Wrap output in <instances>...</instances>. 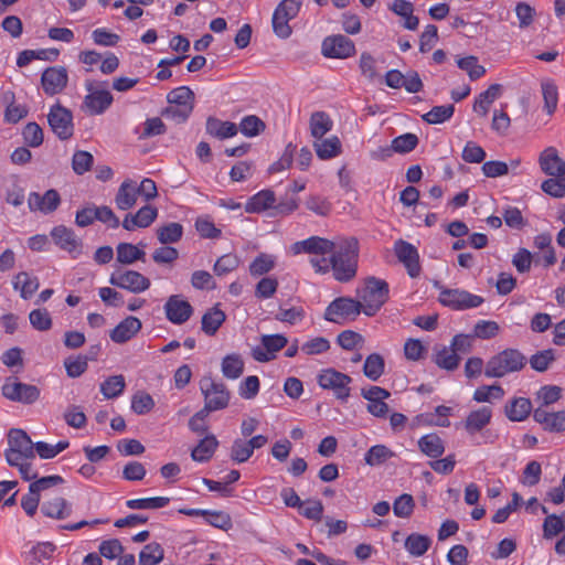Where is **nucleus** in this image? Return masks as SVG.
Here are the masks:
<instances>
[{
	"label": "nucleus",
	"instance_id": "3",
	"mask_svg": "<svg viewBox=\"0 0 565 565\" xmlns=\"http://www.w3.org/2000/svg\"><path fill=\"white\" fill-rule=\"evenodd\" d=\"M388 284L380 278L370 277L365 280L364 288L359 292V302L362 311L367 317L375 316L388 300Z\"/></svg>",
	"mask_w": 565,
	"mask_h": 565
},
{
	"label": "nucleus",
	"instance_id": "11",
	"mask_svg": "<svg viewBox=\"0 0 565 565\" xmlns=\"http://www.w3.org/2000/svg\"><path fill=\"white\" fill-rule=\"evenodd\" d=\"M85 87L88 94L84 98V106L89 115H102L113 104V95L105 88L96 86L94 81H86Z\"/></svg>",
	"mask_w": 565,
	"mask_h": 565
},
{
	"label": "nucleus",
	"instance_id": "7",
	"mask_svg": "<svg viewBox=\"0 0 565 565\" xmlns=\"http://www.w3.org/2000/svg\"><path fill=\"white\" fill-rule=\"evenodd\" d=\"M317 381L323 390H331L338 399L345 402L349 398L352 379L348 374L330 367L322 370Z\"/></svg>",
	"mask_w": 565,
	"mask_h": 565
},
{
	"label": "nucleus",
	"instance_id": "26",
	"mask_svg": "<svg viewBox=\"0 0 565 565\" xmlns=\"http://www.w3.org/2000/svg\"><path fill=\"white\" fill-rule=\"evenodd\" d=\"M137 199V183L128 179L120 184L115 196V203L118 210L127 211L136 205Z\"/></svg>",
	"mask_w": 565,
	"mask_h": 565
},
{
	"label": "nucleus",
	"instance_id": "50",
	"mask_svg": "<svg viewBox=\"0 0 565 565\" xmlns=\"http://www.w3.org/2000/svg\"><path fill=\"white\" fill-rule=\"evenodd\" d=\"M394 452L385 445H375L371 447L364 455V461L369 466H380L391 459Z\"/></svg>",
	"mask_w": 565,
	"mask_h": 565
},
{
	"label": "nucleus",
	"instance_id": "53",
	"mask_svg": "<svg viewBox=\"0 0 565 565\" xmlns=\"http://www.w3.org/2000/svg\"><path fill=\"white\" fill-rule=\"evenodd\" d=\"M56 546L52 542H41L38 543L35 546L32 547L29 554V564L30 565H36L44 559H49L52 557L53 553L55 552Z\"/></svg>",
	"mask_w": 565,
	"mask_h": 565
},
{
	"label": "nucleus",
	"instance_id": "21",
	"mask_svg": "<svg viewBox=\"0 0 565 565\" xmlns=\"http://www.w3.org/2000/svg\"><path fill=\"white\" fill-rule=\"evenodd\" d=\"M157 216V207L147 204L139 209L136 214L128 213L125 216L121 225L127 231H135L136 228H146L154 222Z\"/></svg>",
	"mask_w": 565,
	"mask_h": 565
},
{
	"label": "nucleus",
	"instance_id": "17",
	"mask_svg": "<svg viewBox=\"0 0 565 565\" xmlns=\"http://www.w3.org/2000/svg\"><path fill=\"white\" fill-rule=\"evenodd\" d=\"M385 84L395 89L404 87L408 93H419L424 87L416 71H409L404 75L398 70H391L385 75Z\"/></svg>",
	"mask_w": 565,
	"mask_h": 565
},
{
	"label": "nucleus",
	"instance_id": "19",
	"mask_svg": "<svg viewBox=\"0 0 565 565\" xmlns=\"http://www.w3.org/2000/svg\"><path fill=\"white\" fill-rule=\"evenodd\" d=\"M61 203V196L54 189L47 190L43 195L38 192H31L28 199V205L31 211H40L43 214L54 212Z\"/></svg>",
	"mask_w": 565,
	"mask_h": 565
},
{
	"label": "nucleus",
	"instance_id": "62",
	"mask_svg": "<svg viewBox=\"0 0 565 565\" xmlns=\"http://www.w3.org/2000/svg\"><path fill=\"white\" fill-rule=\"evenodd\" d=\"M290 20V18H287V15L282 14L281 12L276 10L274 11L271 24L273 31L278 38L288 39L291 35L292 29L289 25Z\"/></svg>",
	"mask_w": 565,
	"mask_h": 565
},
{
	"label": "nucleus",
	"instance_id": "35",
	"mask_svg": "<svg viewBox=\"0 0 565 565\" xmlns=\"http://www.w3.org/2000/svg\"><path fill=\"white\" fill-rule=\"evenodd\" d=\"M317 156L321 160L334 158L341 153V141L337 136L317 139L313 143Z\"/></svg>",
	"mask_w": 565,
	"mask_h": 565
},
{
	"label": "nucleus",
	"instance_id": "5",
	"mask_svg": "<svg viewBox=\"0 0 565 565\" xmlns=\"http://www.w3.org/2000/svg\"><path fill=\"white\" fill-rule=\"evenodd\" d=\"M8 445L4 457L9 465H17L20 459H34V443L23 429H10Z\"/></svg>",
	"mask_w": 565,
	"mask_h": 565
},
{
	"label": "nucleus",
	"instance_id": "56",
	"mask_svg": "<svg viewBox=\"0 0 565 565\" xmlns=\"http://www.w3.org/2000/svg\"><path fill=\"white\" fill-rule=\"evenodd\" d=\"M239 258L235 254H225L221 256L213 266V271L216 276H224L239 266Z\"/></svg>",
	"mask_w": 565,
	"mask_h": 565
},
{
	"label": "nucleus",
	"instance_id": "27",
	"mask_svg": "<svg viewBox=\"0 0 565 565\" xmlns=\"http://www.w3.org/2000/svg\"><path fill=\"white\" fill-rule=\"evenodd\" d=\"M41 511L47 518L63 520L72 514V504L62 497H54L42 503Z\"/></svg>",
	"mask_w": 565,
	"mask_h": 565
},
{
	"label": "nucleus",
	"instance_id": "23",
	"mask_svg": "<svg viewBox=\"0 0 565 565\" xmlns=\"http://www.w3.org/2000/svg\"><path fill=\"white\" fill-rule=\"evenodd\" d=\"M539 163L541 170L547 175H565V161L558 157L557 150L554 147H547L541 152Z\"/></svg>",
	"mask_w": 565,
	"mask_h": 565
},
{
	"label": "nucleus",
	"instance_id": "12",
	"mask_svg": "<svg viewBox=\"0 0 565 565\" xmlns=\"http://www.w3.org/2000/svg\"><path fill=\"white\" fill-rule=\"evenodd\" d=\"M109 284L134 294H140L150 287V280L136 270H117L110 275Z\"/></svg>",
	"mask_w": 565,
	"mask_h": 565
},
{
	"label": "nucleus",
	"instance_id": "48",
	"mask_svg": "<svg viewBox=\"0 0 565 565\" xmlns=\"http://www.w3.org/2000/svg\"><path fill=\"white\" fill-rule=\"evenodd\" d=\"M456 63L460 70L468 74L471 81H477L486 74L484 66L478 63V57L475 55L458 57Z\"/></svg>",
	"mask_w": 565,
	"mask_h": 565
},
{
	"label": "nucleus",
	"instance_id": "59",
	"mask_svg": "<svg viewBox=\"0 0 565 565\" xmlns=\"http://www.w3.org/2000/svg\"><path fill=\"white\" fill-rule=\"evenodd\" d=\"M499 331L500 326L495 321L480 320L475 324L472 337L489 340L497 337Z\"/></svg>",
	"mask_w": 565,
	"mask_h": 565
},
{
	"label": "nucleus",
	"instance_id": "44",
	"mask_svg": "<svg viewBox=\"0 0 565 565\" xmlns=\"http://www.w3.org/2000/svg\"><path fill=\"white\" fill-rule=\"evenodd\" d=\"M385 362L381 354L372 353L366 356L363 373L371 381H377L384 373Z\"/></svg>",
	"mask_w": 565,
	"mask_h": 565
},
{
	"label": "nucleus",
	"instance_id": "37",
	"mask_svg": "<svg viewBox=\"0 0 565 565\" xmlns=\"http://www.w3.org/2000/svg\"><path fill=\"white\" fill-rule=\"evenodd\" d=\"M40 282L36 277L30 276L25 271L19 273L13 280V288L20 290V296L23 299H30L32 295L39 289Z\"/></svg>",
	"mask_w": 565,
	"mask_h": 565
},
{
	"label": "nucleus",
	"instance_id": "32",
	"mask_svg": "<svg viewBox=\"0 0 565 565\" xmlns=\"http://www.w3.org/2000/svg\"><path fill=\"white\" fill-rule=\"evenodd\" d=\"M391 10L405 19L404 28L407 30H416L419 24V19L413 14L414 6L411 1L407 0H394Z\"/></svg>",
	"mask_w": 565,
	"mask_h": 565
},
{
	"label": "nucleus",
	"instance_id": "30",
	"mask_svg": "<svg viewBox=\"0 0 565 565\" xmlns=\"http://www.w3.org/2000/svg\"><path fill=\"white\" fill-rule=\"evenodd\" d=\"M418 448L425 456L437 459L445 452V443L437 434L430 433L418 439Z\"/></svg>",
	"mask_w": 565,
	"mask_h": 565
},
{
	"label": "nucleus",
	"instance_id": "34",
	"mask_svg": "<svg viewBox=\"0 0 565 565\" xmlns=\"http://www.w3.org/2000/svg\"><path fill=\"white\" fill-rule=\"evenodd\" d=\"M333 126V121L326 111H315L310 116V134L316 139H321Z\"/></svg>",
	"mask_w": 565,
	"mask_h": 565
},
{
	"label": "nucleus",
	"instance_id": "60",
	"mask_svg": "<svg viewBox=\"0 0 565 565\" xmlns=\"http://www.w3.org/2000/svg\"><path fill=\"white\" fill-rule=\"evenodd\" d=\"M22 136L29 147L36 148L43 143V130L36 122H28L23 128Z\"/></svg>",
	"mask_w": 565,
	"mask_h": 565
},
{
	"label": "nucleus",
	"instance_id": "28",
	"mask_svg": "<svg viewBox=\"0 0 565 565\" xmlns=\"http://www.w3.org/2000/svg\"><path fill=\"white\" fill-rule=\"evenodd\" d=\"M205 128L206 132L210 136L215 137L220 140L232 138L238 131V127L236 126V124L232 121H223L215 117H209L206 119Z\"/></svg>",
	"mask_w": 565,
	"mask_h": 565
},
{
	"label": "nucleus",
	"instance_id": "14",
	"mask_svg": "<svg viewBox=\"0 0 565 565\" xmlns=\"http://www.w3.org/2000/svg\"><path fill=\"white\" fill-rule=\"evenodd\" d=\"M260 342V345L253 348L252 356L257 362H269L287 345L288 340L284 334L277 333L263 335Z\"/></svg>",
	"mask_w": 565,
	"mask_h": 565
},
{
	"label": "nucleus",
	"instance_id": "47",
	"mask_svg": "<svg viewBox=\"0 0 565 565\" xmlns=\"http://www.w3.org/2000/svg\"><path fill=\"white\" fill-rule=\"evenodd\" d=\"M455 113V106L451 104L433 107L428 113L422 116L423 120L430 125H438L449 120Z\"/></svg>",
	"mask_w": 565,
	"mask_h": 565
},
{
	"label": "nucleus",
	"instance_id": "46",
	"mask_svg": "<svg viewBox=\"0 0 565 565\" xmlns=\"http://www.w3.org/2000/svg\"><path fill=\"white\" fill-rule=\"evenodd\" d=\"M169 502L170 499L168 497H153L131 499L126 502V505L131 510H156L167 507Z\"/></svg>",
	"mask_w": 565,
	"mask_h": 565
},
{
	"label": "nucleus",
	"instance_id": "20",
	"mask_svg": "<svg viewBox=\"0 0 565 565\" xmlns=\"http://www.w3.org/2000/svg\"><path fill=\"white\" fill-rule=\"evenodd\" d=\"M335 248V242L320 237L311 236L307 239L296 242L292 245L295 254L306 253L315 255H326L333 252Z\"/></svg>",
	"mask_w": 565,
	"mask_h": 565
},
{
	"label": "nucleus",
	"instance_id": "16",
	"mask_svg": "<svg viewBox=\"0 0 565 565\" xmlns=\"http://www.w3.org/2000/svg\"><path fill=\"white\" fill-rule=\"evenodd\" d=\"M394 252L411 277L415 278L419 276L422 269L419 254L414 245L404 239H398L394 244Z\"/></svg>",
	"mask_w": 565,
	"mask_h": 565
},
{
	"label": "nucleus",
	"instance_id": "41",
	"mask_svg": "<svg viewBox=\"0 0 565 565\" xmlns=\"http://www.w3.org/2000/svg\"><path fill=\"white\" fill-rule=\"evenodd\" d=\"M157 238L162 245L178 243L183 236V226L177 222H170L156 231Z\"/></svg>",
	"mask_w": 565,
	"mask_h": 565
},
{
	"label": "nucleus",
	"instance_id": "64",
	"mask_svg": "<svg viewBox=\"0 0 565 565\" xmlns=\"http://www.w3.org/2000/svg\"><path fill=\"white\" fill-rule=\"evenodd\" d=\"M541 188L553 198H563L565 196V175L550 178L542 183Z\"/></svg>",
	"mask_w": 565,
	"mask_h": 565
},
{
	"label": "nucleus",
	"instance_id": "45",
	"mask_svg": "<svg viewBox=\"0 0 565 565\" xmlns=\"http://www.w3.org/2000/svg\"><path fill=\"white\" fill-rule=\"evenodd\" d=\"M164 557L162 546L157 542L145 545L139 554V565H157Z\"/></svg>",
	"mask_w": 565,
	"mask_h": 565
},
{
	"label": "nucleus",
	"instance_id": "22",
	"mask_svg": "<svg viewBox=\"0 0 565 565\" xmlns=\"http://www.w3.org/2000/svg\"><path fill=\"white\" fill-rule=\"evenodd\" d=\"M533 418L544 430L552 433H562L565 430V411L548 412L539 407L533 413Z\"/></svg>",
	"mask_w": 565,
	"mask_h": 565
},
{
	"label": "nucleus",
	"instance_id": "29",
	"mask_svg": "<svg viewBox=\"0 0 565 565\" xmlns=\"http://www.w3.org/2000/svg\"><path fill=\"white\" fill-rule=\"evenodd\" d=\"M492 417V411L488 406L480 407L477 411L471 412L465 422V429L468 434L473 435L479 433L486 427Z\"/></svg>",
	"mask_w": 565,
	"mask_h": 565
},
{
	"label": "nucleus",
	"instance_id": "43",
	"mask_svg": "<svg viewBox=\"0 0 565 565\" xmlns=\"http://www.w3.org/2000/svg\"><path fill=\"white\" fill-rule=\"evenodd\" d=\"M460 356L449 347H443L436 349L434 362L440 367L447 371H454L458 367Z\"/></svg>",
	"mask_w": 565,
	"mask_h": 565
},
{
	"label": "nucleus",
	"instance_id": "61",
	"mask_svg": "<svg viewBox=\"0 0 565 565\" xmlns=\"http://www.w3.org/2000/svg\"><path fill=\"white\" fill-rule=\"evenodd\" d=\"M253 452L245 439L236 438L231 447L230 458L236 463L246 462Z\"/></svg>",
	"mask_w": 565,
	"mask_h": 565
},
{
	"label": "nucleus",
	"instance_id": "10",
	"mask_svg": "<svg viewBox=\"0 0 565 565\" xmlns=\"http://www.w3.org/2000/svg\"><path fill=\"white\" fill-rule=\"evenodd\" d=\"M1 391L7 399L22 404H33L40 397L38 386L18 382L12 377L6 380Z\"/></svg>",
	"mask_w": 565,
	"mask_h": 565
},
{
	"label": "nucleus",
	"instance_id": "25",
	"mask_svg": "<svg viewBox=\"0 0 565 565\" xmlns=\"http://www.w3.org/2000/svg\"><path fill=\"white\" fill-rule=\"evenodd\" d=\"M51 236L55 244L62 249L68 253L81 252V241L76 237L72 228L64 225L55 226L51 232Z\"/></svg>",
	"mask_w": 565,
	"mask_h": 565
},
{
	"label": "nucleus",
	"instance_id": "52",
	"mask_svg": "<svg viewBox=\"0 0 565 565\" xmlns=\"http://www.w3.org/2000/svg\"><path fill=\"white\" fill-rule=\"evenodd\" d=\"M565 531V512L559 515L550 514L545 518L543 523V536L552 539Z\"/></svg>",
	"mask_w": 565,
	"mask_h": 565
},
{
	"label": "nucleus",
	"instance_id": "6",
	"mask_svg": "<svg viewBox=\"0 0 565 565\" xmlns=\"http://www.w3.org/2000/svg\"><path fill=\"white\" fill-rule=\"evenodd\" d=\"M439 301L443 306L452 310H467L477 308L483 303L481 296L470 294L463 289L440 288Z\"/></svg>",
	"mask_w": 565,
	"mask_h": 565
},
{
	"label": "nucleus",
	"instance_id": "18",
	"mask_svg": "<svg viewBox=\"0 0 565 565\" xmlns=\"http://www.w3.org/2000/svg\"><path fill=\"white\" fill-rule=\"evenodd\" d=\"M68 74L63 66H51L41 76L43 90L49 96L60 94L67 85Z\"/></svg>",
	"mask_w": 565,
	"mask_h": 565
},
{
	"label": "nucleus",
	"instance_id": "57",
	"mask_svg": "<svg viewBox=\"0 0 565 565\" xmlns=\"http://www.w3.org/2000/svg\"><path fill=\"white\" fill-rule=\"evenodd\" d=\"M94 163V157L90 152L84 150H77L74 152L72 158V168L78 175L89 171Z\"/></svg>",
	"mask_w": 565,
	"mask_h": 565
},
{
	"label": "nucleus",
	"instance_id": "2",
	"mask_svg": "<svg viewBox=\"0 0 565 565\" xmlns=\"http://www.w3.org/2000/svg\"><path fill=\"white\" fill-rule=\"evenodd\" d=\"M526 356L516 349H504L491 356L484 366V375L500 379L510 373L519 372L526 365Z\"/></svg>",
	"mask_w": 565,
	"mask_h": 565
},
{
	"label": "nucleus",
	"instance_id": "8",
	"mask_svg": "<svg viewBox=\"0 0 565 565\" xmlns=\"http://www.w3.org/2000/svg\"><path fill=\"white\" fill-rule=\"evenodd\" d=\"M362 311L360 302L350 297H339L329 303L324 311V319L334 323H342L347 319H355Z\"/></svg>",
	"mask_w": 565,
	"mask_h": 565
},
{
	"label": "nucleus",
	"instance_id": "4",
	"mask_svg": "<svg viewBox=\"0 0 565 565\" xmlns=\"http://www.w3.org/2000/svg\"><path fill=\"white\" fill-rule=\"evenodd\" d=\"M200 390L204 396L202 409L207 414L228 406L231 393L224 383L215 382L211 377H203L200 381Z\"/></svg>",
	"mask_w": 565,
	"mask_h": 565
},
{
	"label": "nucleus",
	"instance_id": "9",
	"mask_svg": "<svg viewBox=\"0 0 565 565\" xmlns=\"http://www.w3.org/2000/svg\"><path fill=\"white\" fill-rule=\"evenodd\" d=\"M47 121L52 131L61 140L70 139L74 134L73 114L60 103L53 105L47 114Z\"/></svg>",
	"mask_w": 565,
	"mask_h": 565
},
{
	"label": "nucleus",
	"instance_id": "51",
	"mask_svg": "<svg viewBox=\"0 0 565 565\" xmlns=\"http://www.w3.org/2000/svg\"><path fill=\"white\" fill-rule=\"evenodd\" d=\"M244 362L237 354L226 355L222 361V372L227 379L235 380L243 374Z\"/></svg>",
	"mask_w": 565,
	"mask_h": 565
},
{
	"label": "nucleus",
	"instance_id": "39",
	"mask_svg": "<svg viewBox=\"0 0 565 565\" xmlns=\"http://www.w3.org/2000/svg\"><path fill=\"white\" fill-rule=\"evenodd\" d=\"M117 262L124 265H130L136 260H145L146 253L130 243H119L117 245Z\"/></svg>",
	"mask_w": 565,
	"mask_h": 565
},
{
	"label": "nucleus",
	"instance_id": "63",
	"mask_svg": "<svg viewBox=\"0 0 565 565\" xmlns=\"http://www.w3.org/2000/svg\"><path fill=\"white\" fill-rule=\"evenodd\" d=\"M393 150L397 153H408L418 145V137L415 134H404L392 140Z\"/></svg>",
	"mask_w": 565,
	"mask_h": 565
},
{
	"label": "nucleus",
	"instance_id": "54",
	"mask_svg": "<svg viewBox=\"0 0 565 565\" xmlns=\"http://www.w3.org/2000/svg\"><path fill=\"white\" fill-rule=\"evenodd\" d=\"M541 88L544 98V108L548 115H552L557 107V87L552 81H544L541 84Z\"/></svg>",
	"mask_w": 565,
	"mask_h": 565
},
{
	"label": "nucleus",
	"instance_id": "58",
	"mask_svg": "<svg viewBox=\"0 0 565 565\" xmlns=\"http://www.w3.org/2000/svg\"><path fill=\"white\" fill-rule=\"evenodd\" d=\"M31 326L38 331H47L52 328V318L47 309H34L29 313Z\"/></svg>",
	"mask_w": 565,
	"mask_h": 565
},
{
	"label": "nucleus",
	"instance_id": "49",
	"mask_svg": "<svg viewBox=\"0 0 565 565\" xmlns=\"http://www.w3.org/2000/svg\"><path fill=\"white\" fill-rule=\"evenodd\" d=\"M126 387L124 375H113L100 384V392L105 398H116L122 394Z\"/></svg>",
	"mask_w": 565,
	"mask_h": 565
},
{
	"label": "nucleus",
	"instance_id": "36",
	"mask_svg": "<svg viewBox=\"0 0 565 565\" xmlns=\"http://www.w3.org/2000/svg\"><path fill=\"white\" fill-rule=\"evenodd\" d=\"M275 193L270 190H263L254 194L245 205L247 213H259L273 206Z\"/></svg>",
	"mask_w": 565,
	"mask_h": 565
},
{
	"label": "nucleus",
	"instance_id": "55",
	"mask_svg": "<svg viewBox=\"0 0 565 565\" xmlns=\"http://www.w3.org/2000/svg\"><path fill=\"white\" fill-rule=\"evenodd\" d=\"M154 407V401L150 394L139 391L131 397V409L137 415H145L152 411Z\"/></svg>",
	"mask_w": 565,
	"mask_h": 565
},
{
	"label": "nucleus",
	"instance_id": "38",
	"mask_svg": "<svg viewBox=\"0 0 565 565\" xmlns=\"http://www.w3.org/2000/svg\"><path fill=\"white\" fill-rule=\"evenodd\" d=\"M218 446V441L214 435L206 436L192 450L191 457L194 461L205 462L211 459Z\"/></svg>",
	"mask_w": 565,
	"mask_h": 565
},
{
	"label": "nucleus",
	"instance_id": "15",
	"mask_svg": "<svg viewBox=\"0 0 565 565\" xmlns=\"http://www.w3.org/2000/svg\"><path fill=\"white\" fill-rule=\"evenodd\" d=\"M166 318L173 324L185 323L193 315L192 305L185 300L181 295L170 296L164 306Z\"/></svg>",
	"mask_w": 565,
	"mask_h": 565
},
{
	"label": "nucleus",
	"instance_id": "33",
	"mask_svg": "<svg viewBox=\"0 0 565 565\" xmlns=\"http://www.w3.org/2000/svg\"><path fill=\"white\" fill-rule=\"evenodd\" d=\"M502 86L500 84H492L487 90L478 95L473 103V110L480 116L486 117L490 105L499 98Z\"/></svg>",
	"mask_w": 565,
	"mask_h": 565
},
{
	"label": "nucleus",
	"instance_id": "40",
	"mask_svg": "<svg viewBox=\"0 0 565 565\" xmlns=\"http://www.w3.org/2000/svg\"><path fill=\"white\" fill-rule=\"evenodd\" d=\"M431 545V540L427 535L412 533L405 540V548L406 551L415 556H423Z\"/></svg>",
	"mask_w": 565,
	"mask_h": 565
},
{
	"label": "nucleus",
	"instance_id": "13",
	"mask_svg": "<svg viewBox=\"0 0 565 565\" xmlns=\"http://www.w3.org/2000/svg\"><path fill=\"white\" fill-rule=\"evenodd\" d=\"M321 52L329 58H348L355 54V45L345 35L337 34L322 41Z\"/></svg>",
	"mask_w": 565,
	"mask_h": 565
},
{
	"label": "nucleus",
	"instance_id": "42",
	"mask_svg": "<svg viewBox=\"0 0 565 565\" xmlns=\"http://www.w3.org/2000/svg\"><path fill=\"white\" fill-rule=\"evenodd\" d=\"M224 321L225 313L217 307H213L202 317V331L207 335H214Z\"/></svg>",
	"mask_w": 565,
	"mask_h": 565
},
{
	"label": "nucleus",
	"instance_id": "24",
	"mask_svg": "<svg viewBox=\"0 0 565 565\" xmlns=\"http://www.w3.org/2000/svg\"><path fill=\"white\" fill-rule=\"evenodd\" d=\"M141 321L132 316L120 321L110 332V339L116 343H125L141 330Z\"/></svg>",
	"mask_w": 565,
	"mask_h": 565
},
{
	"label": "nucleus",
	"instance_id": "31",
	"mask_svg": "<svg viewBox=\"0 0 565 565\" xmlns=\"http://www.w3.org/2000/svg\"><path fill=\"white\" fill-rule=\"evenodd\" d=\"M532 411V403L525 397H515L505 405V415L512 422L524 420Z\"/></svg>",
	"mask_w": 565,
	"mask_h": 565
},
{
	"label": "nucleus",
	"instance_id": "1",
	"mask_svg": "<svg viewBox=\"0 0 565 565\" xmlns=\"http://www.w3.org/2000/svg\"><path fill=\"white\" fill-rule=\"evenodd\" d=\"M330 264L335 280L348 282L352 280L358 270L359 242L355 237H347L335 243L331 252Z\"/></svg>",
	"mask_w": 565,
	"mask_h": 565
}]
</instances>
